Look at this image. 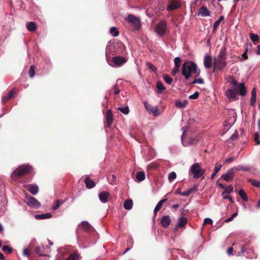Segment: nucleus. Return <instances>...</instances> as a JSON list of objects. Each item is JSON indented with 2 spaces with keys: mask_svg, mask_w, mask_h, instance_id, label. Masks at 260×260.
<instances>
[{
  "mask_svg": "<svg viewBox=\"0 0 260 260\" xmlns=\"http://www.w3.org/2000/svg\"><path fill=\"white\" fill-rule=\"evenodd\" d=\"M200 73V69H198L195 62L188 61L183 63L182 68V74L185 79H188L191 77V74H194V77L197 78L199 76Z\"/></svg>",
  "mask_w": 260,
  "mask_h": 260,
  "instance_id": "f257e3e1",
  "label": "nucleus"
},
{
  "mask_svg": "<svg viewBox=\"0 0 260 260\" xmlns=\"http://www.w3.org/2000/svg\"><path fill=\"white\" fill-rule=\"evenodd\" d=\"M124 52V46L121 42L111 43L109 42L106 48V54L115 55L123 54Z\"/></svg>",
  "mask_w": 260,
  "mask_h": 260,
  "instance_id": "f03ea898",
  "label": "nucleus"
},
{
  "mask_svg": "<svg viewBox=\"0 0 260 260\" xmlns=\"http://www.w3.org/2000/svg\"><path fill=\"white\" fill-rule=\"evenodd\" d=\"M226 65V48L224 46L220 49L218 55L215 59L214 66L219 70H222Z\"/></svg>",
  "mask_w": 260,
  "mask_h": 260,
  "instance_id": "7ed1b4c3",
  "label": "nucleus"
},
{
  "mask_svg": "<svg viewBox=\"0 0 260 260\" xmlns=\"http://www.w3.org/2000/svg\"><path fill=\"white\" fill-rule=\"evenodd\" d=\"M228 82L238 91L240 95L244 96L246 94V89L244 83L242 82L238 84L233 76H230L228 79Z\"/></svg>",
  "mask_w": 260,
  "mask_h": 260,
  "instance_id": "20e7f679",
  "label": "nucleus"
},
{
  "mask_svg": "<svg viewBox=\"0 0 260 260\" xmlns=\"http://www.w3.org/2000/svg\"><path fill=\"white\" fill-rule=\"evenodd\" d=\"M189 173L192 175L194 179H198L202 176L205 173V170L202 169L199 163H194L189 169Z\"/></svg>",
  "mask_w": 260,
  "mask_h": 260,
  "instance_id": "39448f33",
  "label": "nucleus"
},
{
  "mask_svg": "<svg viewBox=\"0 0 260 260\" xmlns=\"http://www.w3.org/2000/svg\"><path fill=\"white\" fill-rule=\"evenodd\" d=\"M125 20L131 24L134 29L138 30L140 28L141 24L139 18L133 14H129Z\"/></svg>",
  "mask_w": 260,
  "mask_h": 260,
  "instance_id": "423d86ee",
  "label": "nucleus"
},
{
  "mask_svg": "<svg viewBox=\"0 0 260 260\" xmlns=\"http://www.w3.org/2000/svg\"><path fill=\"white\" fill-rule=\"evenodd\" d=\"M31 167L28 165H23L19 167L12 174V176L20 177L27 174L31 170Z\"/></svg>",
  "mask_w": 260,
  "mask_h": 260,
  "instance_id": "0eeeda50",
  "label": "nucleus"
},
{
  "mask_svg": "<svg viewBox=\"0 0 260 260\" xmlns=\"http://www.w3.org/2000/svg\"><path fill=\"white\" fill-rule=\"evenodd\" d=\"M167 29L166 22L164 21H160L155 27V31L156 33L160 36H162L166 34Z\"/></svg>",
  "mask_w": 260,
  "mask_h": 260,
  "instance_id": "6e6552de",
  "label": "nucleus"
},
{
  "mask_svg": "<svg viewBox=\"0 0 260 260\" xmlns=\"http://www.w3.org/2000/svg\"><path fill=\"white\" fill-rule=\"evenodd\" d=\"M25 202L28 206L32 208L38 209L41 206V203L36 199L31 196H27Z\"/></svg>",
  "mask_w": 260,
  "mask_h": 260,
  "instance_id": "1a4fd4ad",
  "label": "nucleus"
},
{
  "mask_svg": "<svg viewBox=\"0 0 260 260\" xmlns=\"http://www.w3.org/2000/svg\"><path fill=\"white\" fill-rule=\"evenodd\" d=\"M49 251V247L43 245L37 246L35 249L36 253L42 256H49V255L46 254V253L48 252Z\"/></svg>",
  "mask_w": 260,
  "mask_h": 260,
  "instance_id": "9d476101",
  "label": "nucleus"
},
{
  "mask_svg": "<svg viewBox=\"0 0 260 260\" xmlns=\"http://www.w3.org/2000/svg\"><path fill=\"white\" fill-rule=\"evenodd\" d=\"M235 176V170L233 168H231L227 171L221 176V178L226 182L231 181Z\"/></svg>",
  "mask_w": 260,
  "mask_h": 260,
  "instance_id": "9b49d317",
  "label": "nucleus"
},
{
  "mask_svg": "<svg viewBox=\"0 0 260 260\" xmlns=\"http://www.w3.org/2000/svg\"><path fill=\"white\" fill-rule=\"evenodd\" d=\"M127 61V59L123 56H115L112 58V62L115 67H120L125 64Z\"/></svg>",
  "mask_w": 260,
  "mask_h": 260,
  "instance_id": "f8f14e48",
  "label": "nucleus"
},
{
  "mask_svg": "<svg viewBox=\"0 0 260 260\" xmlns=\"http://www.w3.org/2000/svg\"><path fill=\"white\" fill-rule=\"evenodd\" d=\"M235 89H228L225 92V94L228 99L230 101H235L238 99Z\"/></svg>",
  "mask_w": 260,
  "mask_h": 260,
  "instance_id": "ddd939ff",
  "label": "nucleus"
},
{
  "mask_svg": "<svg viewBox=\"0 0 260 260\" xmlns=\"http://www.w3.org/2000/svg\"><path fill=\"white\" fill-rule=\"evenodd\" d=\"M181 4L179 2L176 1H172L170 2V4L168 6L167 10L168 11H173L176 9L180 8Z\"/></svg>",
  "mask_w": 260,
  "mask_h": 260,
  "instance_id": "4468645a",
  "label": "nucleus"
},
{
  "mask_svg": "<svg viewBox=\"0 0 260 260\" xmlns=\"http://www.w3.org/2000/svg\"><path fill=\"white\" fill-rule=\"evenodd\" d=\"M187 222V219L184 217H180L178 218V222L176 226L174 228V230H177L178 228L184 227Z\"/></svg>",
  "mask_w": 260,
  "mask_h": 260,
  "instance_id": "2eb2a0df",
  "label": "nucleus"
},
{
  "mask_svg": "<svg viewBox=\"0 0 260 260\" xmlns=\"http://www.w3.org/2000/svg\"><path fill=\"white\" fill-rule=\"evenodd\" d=\"M144 105L147 111L152 113L154 115H157L158 108L157 107L153 108L147 101L144 102Z\"/></svg>",
  "mask_w": 260,
  "mask_h": 260,
  "instance_id": "dca6fc26",
  "label": "nucleus"
},
{
  "mask_svg": "<svg viewBox=\"0 0 260 260\" xmlns=\"http://www.w3.org/2000/svg\"><path fill=\"white\" fill-rule=\"evenodd\" d=\"M106 123L107 127H110L113 121V116L111 110H108L106 115Z\"/></svg>",
  "mask_w": 260,
  "mask_h": 260,
  "instance_id": "f3484780",
  "label": "nucleus"
},
{
  "mask_svg": "<svg viewBox=\"0 0 260 260\" xmlns=\"http://www.w3.org/2000/svg\"><path fill=\"white\" fill-rule=\"evenodd\" d=\"M109 197V193L106 191H102L99 194V198L103 203H106L108 202V198Z\"/></svg>",
  "mask_w": 260,
  "mask_h": 260,
  "instance_id": "a211bd4d",
  "label": "nucleus"
},
{
  "mask_svg": "<svg viewBox=\"0 0 260 260\" xmlns=\"http://www.w3.org/2000/svg\"><path fill=\"white\" fill-rule=\"evenodd\" d=\"M15 93V90L13 89L10 91L7 95H4L2 98V102L3 104H5L9 99L14 97Z\"/></svg>",
  "mask_w": 260,
  "mask_h": 260,
  "instance_id": "6ab92c4d",
  "label": "nucleus"
},
{
  "mask_svg": "<svg viewBox=\"0 0 260 260\" xmlns=\"http://www.w3.org/2000/svg\"><path fill=\"white\" fill-rule=\"evenodd\" d=\"M171 223V218L169 215H165L161 219V223L164 228H167Z\"/></svg>",
  "mask_w": 260,
  "mask_h": 260,
  "instance_id": "aec40b11",
  "label": "nucleus"
},
{
  "mask_svg": "<svg viewBox=\"0 0 260 260\" xmlns=\"http://www.w3.org/2000/svg\"><path fill=\"white\" fill-rule=\"evenodd\" d=\"M188 104V102L187 100H184L183 101H181L180 100H176L175 101V106L179 109H184L185 108Z\"/></svg>",
  "mask_w": 260,
  "mask_h": 260,
  "instance_id": "412c9836",
  "label": "nucleus"
},
{
  "mask_svg": "<svg viewBox=\"0 0 260 260\" xmlns=\"http://www.w3.org/2000/svg\"><path fill=\"white\" fill-rule=\"evenodd\" d=\"M204 64L206 69H209L212 66V59L210 56L206 55L204 57Z\"/></svg>",
  "mask_w": 260,
  "mask_h": 260,
  "instance_id": "4be33fe9",
  "label": "nucleus"
},
{
  "mask_svg": "<svg viewBox=\"0 0 260 260\" xmlns=\"http://www.w3.org/2000/svg\"><path fill=\"white\" fill-rule=\"evenodd\" d=\"M256 99V91L255 88H253L251 91V96L250 100V105L252 107H254Z\"/></svg>",
  "mask_w": 260,
  "mask_h": 260,
  "instance_id": "5701e85b",
  "label": "nucleus"
},
{
  "mask_svg": "<svg viewBox=\"0 0 260 260\" xmlns=\"http://www.w3.org/2000/svg\"><path fill=\"white\" fill-rule=\"evenodd\" d=\"M27 189L33 195L37 194L39 191V187L36 184L28 185Z\"/></svg>",
  "mask_w": 260,
  "mask_h": 260,
  "instance_id": "b1692460",
  "label": "nucleus"
},
{
  "mask_svg": "<svg viewBox=\"0 0 260 260\" xmlns=\"http://www.w3.org/2000/svg\"><path fill=\"white\" fill-rule=\"evenodd\" d=\"M210 14V11L208 10L207 7L204 6L201 7L198 13V15H201L204 17L209 16Z\"/></svg>",
  "mask_w": 260,
  "mask_h": 260,
  "instance_id": "393cba45",
  "label": "nucleus"
},
{
  "mask_svg": "<svg viewBox=\"0 0 260 260\" xmlns=\"http://www.w3.org/2000/svg\"><path fill=\"white\" fill-rule=\"evenodd\" d=\"M79 227L85 232L89 231L91 229V225L86 221H82L80 224L79 225Z\"/></svg>",
  "mask_w": 260,
  "mask_h": 260,
  "instance_id": "a878e982",
  "label": "nucleus"
},
{
  "mask_svg": "<svg viewBox=\"0 0 260 260\" xmlns=\"http://www.w3.org/2000/svg\"><path fill=\"white\" fill-rule=\"evenodd\" d=\"M84 181L86 184V186L88 188L91 189L95 186L94 182L93 180L90 179L88 177H86Z\"/></svg>",
  "mask_w": 260,
  "mask_h": 260,
  "instance_id": "bb28decb",
  "label": "nucleus"
},
{
  "mask_svg": "<svg viewBox=\"0 0 260 260\" xmlns=\"http://www.w3.org/2000/svg\"><path fill=\"white\" fill-rule=\"evenodd\" d=\"M26 27L29 31H34L37 29L36 24L33 21L27 22L26 23Z\"/></svg>",
  "mask_w": 260,
  "mask_h": 260,
  "instance_id": "cd10ccee",
  "label": "nucleus"
},
{
  "mask_svg": "<svg viewBox=\"0 0 260 260\" xmlns=\"http://www.w3.org/2000/svg\"><path fill=\"white\" fill-rule=\"evenodd\" d=\"M51 217V214L50 213H46L42 214H38L35 215L36 219L40 220L44 219H48Z\"/></svg>",
  "mask_w": 260,
  "mask_h": 260,
  "instance_id": "c85d7f7f",
  "label": "nucleus"
},
{
  "mask_svg": "<svg viewBox=\"0 0 260 260\" xmlns=\"http://www.w3.org/2000/svg\"><path fill=\"white\" fill-rule=\"evenodd\" d=\"M133 201L131 199L125 200L123 204L124 209L127 210H131L133 207Z\"/></svg>",
  "mask_w": 260,
  "mask_h": 260,
  "instance_id": "c756f323",
  "label": "nucleus"
},
{
  "mask_svg": "<svg viewBox=\"0 0 260 260\" xmlns=\"http://www.w3.org/2000/svg\"><path fill=\"white\" fill-rule=\"evenodd\" d=\"M65 201L62 200H56L52 207V210H56L59 207L64 203Z\"/></svg>",
  "mask_w": 260,
  "mask_h": 260,
  "instance_id": "7c9ffc66",
  "label": "nucleus"
},
{
  "mask_svg": "<svg viewBox=\"0 0 260 260\" xmlns=\"http://www.w3.org/2000/svg\"><path fill=\"white\" fill-rule=\"evenodd\" d=\"M222 166L220 164H216L214 169V172L212 174L211 178L213 179L217 173L220 170Z\"/></svg>",
  "mask_w": 260,
  "mask_h": 260,
  "instance_id": "2f4dec72",
  "label": "nucleus"
},
{
  "mask_svg": "<svg viewBox=\"0 0 260 260\" xmlns=\"http://www.w3.org/2000/svg\"><path fill=\"white\" fill-rule=\"evenodd\" d=\"M156 88L157 89V93L160 94L166 89L162 83L160 81H157L156 83Z\"/></svg>",
  "mask_w": 260,
  "mask_h": 260,
  "instance_id": "473e14b6",
  "label": "nucleus"
},
{
  "mask_svg": "<svg viewBox=\"0 0 260 260\" xmlns=\"http://www.w3.org/2000/svg\"><path fill=\"white\" fill-rule=\"evenodd\" d=\"M136 177L139 181H143L145 179L144 172L143 171L138 172L136 174Z\"/></svg>",
  "mask_w": 260,
  "mask_h": 260,
  "instance_id": "72a5a7b5",
  "label": "nucleus"
},
{
  "mask_svg": "<svg viewBox=\"0 0 260 260\" xmlns=\"http://www.w3.org/2000/svg\"><path fill=\"white\" fill-rule=\"evenodd\" d=\"M224 19V16H221L219 18L216 20L214 24H213V29L214 30H215L219 26L220 24L221 23V21H223Z\"/></svg>",
  "mask_w": 260,
  "mask_h": 260,
  "instance_id": "f704fd0d",
  "label": "nucleus"
},
{
  "mask_svg": "<svg viewBox=\"0 0 260 260\" xmlns=\"http://www.w3.org/2000/svg\"><path fill=\"white\" fill-rule=\"evenodd\" d=\"M235 170L237 171H249L250 170V168L247 166H238L235 168Z\"/></svg>",
  "mask_w": 260,
  "mask_h": 260,
  "instance_id": "c9c22d12",
  "label": "nucleus"
},
{
  "mask_svg": "<svg viewBox=\"0 0 260 260\" xmlns=\"http://www.w3.org/2000/svg\"><path fill=\"white\" fill-rule=\"evenodd\" d=\"M239 194L244 201L247 202L248 201L247 195L243 189H241L239 191Z\"/></svg>",
  "mask_w": 260,
  "mask_h": 260,
  "instance_id": "e433bc0d",
  "label": "nucleus"
},
{
  "mask_svg": "<svg viewBox=\"0 0 260 260\" xmlns=\"http://www.w3.org/2000/svg\"><path fill=\"white\" fill-rule=\"evenodd\" d=\"M110 32L113 37H117L119 35V31L116 27H112L110 28Z\"/></svg>",
  "mask_w": 260,
  "mask_h": 260,
  "instance_id": "4c0bfd02",
  "label": "nucleus"
},
{
  "mask_svg": "<svg viewBox=\"0 0 260 260\" xmlns=\"http://www.w3.org/2000/svg\"><path fill=\"white\" fill-rule=\"evenodd\" d=\"M117 110H119L120 111H121L123 114H125V115H127L129 113V108L127 106L123 107V108H122V107H118L117 108Z\"/></svg>",
  "mask_w": 260,
  "mask_h": 260,
  "instance_id": "58836bf2",
  "label": "nucleus"
},
{
  "mask_svg": "<svg viewBox=\"0 0 260 260\" xmlns=\"http://www.w3.org/2000/svg\"><path fill=\"white\" fill-rule=\"evenodd\" d=\"M79 255L77 253H74L71 254L67 258V260H78Z\"/></svg>",
  "mask_w": 260,
  "mask_h": 260,
  "instance_id": "ea45409f",
  "label": "nucleus"
},
{
  "mask_svg": "<svg viewBox=\"0 0 260 260\" xmlns=\"http://www.w3.org/2000/svg\"><path fill=\"white\" fill-rule=\"evenodd\" d=\"M163 79H164L165 82L169 84H171L172 83V78L167 74L164 75Z\"/></svg>",
  "mask_w": 260,
  "mask_h": 260,
  "instance_id": "a19ab883",
  "label": "nucleus"
},
{
  "mask_svg": "<svg viewBox=\"0 0 260 260\" xmlns=\"http://www.w3.org/2000/svg\"><path fill=\"white\" fill-rule=\"evenodd\" d=\"M236 114L235 112H234L233 113V117L232 118V119H231V121L230 122H229L228 124L227 123H228V121H226V122L224 123V126H229V127H231L233 125V124L235 122L236 120V118L235 117V115Z\"/></svg>",
  "mask_w": 260,
  "mask_h": 260,
  "instance_id": "79ce46f5",
  "label": "nucleus"
},
{
  "mask_svg": "<svg viewBox=\"0 0 260 260\" xmlns=\"http://www.w3.org/2000/svg\"><path fill=\"white\" fill-rule=\"evenodd\" d=\"M176 174L175 172H171L168 176V179L170 182H172L176 178Z\"/></svg>",
  "mask_w": 260,
  "mask_h": 260,
  "instance_id": "37998d69",
  "label": "nucleus"
},
{
  "mask_svg": "<svg viewBox=\"0 0 260 260\" xmlns=\"http://www.w3.org/2000/svg\"><path fill=\"white\" fill-rule=\"evenodd\" d=\"M2 250L4 252H6L8 253H10L12 252V248L9 246L5 245V246H3Z\"/></svg>",
  "mask_w": 260,
  "mask_h": 260,
  "instance_id": "c03bdc74",
  "label": "nucleus"
},
{
  "mask_svg": "<svg viewBox=\"0 0 260 260\" xmlns=\"http://www.w3.org/2000/svg\"><path fill=\"white\" fill-rule=\"evenodd\" d=\"M252 185L255 187L260 188V181L257 180H250Z\"/></svg>",
  "mask_w": 260,
  "mask_h": 260,
  "instance_id": "a18cd8bd",
  "label": "nucleus"
},
{
  "mask_svg": "<svg viewBox=\"0 0 260 260\" xmlns=\"http://www.w3.org/2000/svg\"><path fill=\"white\" fill-rule=\"evenodd\" d=\"M28 74L30 78H33L34 77L35 75V71L34 66H31L29 70Z\"/></svg>",
  "mask_w": 260,
  "mask_h": 260,
  "instance_id": "49530a36",
  "label": "nucleus"
},
{
  "mask_svg": "<svg viewBox=\"0 0 260 260\" xmlns=\"http://www.w3.org/2000/svg\"><path fill=\"white\" fill-rule=\"evenodd\" d=\"M166 201H167V199H164L161 200L157 204L156 206H155V208H156L158 210H159L161 208L163 203H165Z\"/></svg>",
  "mask_w": 260,
  "mask_h": 260,
  "instance_id": "de8ad7c7",
  "label": "nucleus"
},
{
  "mask_svg": "<svg viewBox=\"0 0 260 260\" xmlns=\"http://www.w3.org/2000/svg\"><path fill=\"white\" fill-rule=\"evenodd\" d=\"M196 83H198V84H203L204 83L203 79L201 78H197V77L196 78V79L192 82H191V84H196Z\"/></svg>",
  "mask_w": 260,
  "mask_h": 260,
  "instance_id": "09e8293b",
  "label": "nucleus"
},
{
  "mask_svg": "<svg viewBox=\"0 0 260 260\" xmlns=\"http://www.w3.org/2000/svg\"><path fill=\"white\" fill-rule=\"evenodd\" d=\"M233 189H234L233 186L231 185H229V186H228L227 187H225L224 188V191L226 192V193L229 194V193H231V192H232L233 191Z\"/></svg>",
  "mask_w": 260,
  "mask_h": 260,
  "instance_id": "8fccbe9b",
  "label": "nucleus"
},
{
  "mask_svg": "<svg viewBox=\"0 0 260 260\" xmlns=\"http://www.w3.org/2000/svg\"><path fill=\"white\" fill-rule=\"evenodd\" d=\"M147 66L148 68L152 70L153 72L156 73L157 72V69L154 67V66L150 62H147Z\"/></svg>",
  "mask_w": 260,
  "mask_h": 260,
  "instance_id": "3c124183",
  "label": "nucleus"
},
{
  "mask_svg": "<svg viewBox=\"0 0 260 260\" xmlns=\"http://www.w3.org/2000/svg\"><path fill=\"white\" fill-rule=\"evenodd\" d=\"M247 52H248V48H246L245 49V50L244 52L242 55V57L240 59V60L241 61L245 60H246L248 58Z\"/></svg>",
  "mask_w": 260,
  "mask_h": 260,
  "instance_id": "603ef678",
  "label": "nucleus"
},
{
  "mask_svg": "<svg viewBox=\"0 0 260 260\" xmlns=\"http://www.w3.org/2000/svg\"><path fill=\"white\" fill-rule=\"evenodd\" d=\"M199 96V93L198 91H196L194 93L192 94H191L189 96V99L191 100H196L197 99Z\"/></svg>",
  "mask_w": 260,
  "mask_h": 260,
  "instance_id": "864d4df0",
  "label": "nucleus"
},
{
  "mask_svg": "<svg viewBox=\"0 0 260 260\" xmlns=\"http://www.w3.org/2000/svg\"><path fill=\"white\" fill-rule=\"evenodd\" d=\"M258 36L257 34H251L250 35V39L253 42H256L258 40Z\"/></svg>",
  "mask_w": 260,
  "mask_h": 260,
  "instance_id": "5fc2aeb1",
  "label": "nucleus"
},
{
  "mask_svg": "<svg viewBox=\"0 0 260 260\" xmlns=\"http://www.w3.org/2000/svg\"><path fill=\"white\" fill-rule=\"evenodd\" d=\"M108 179L110 183H114L116 181V178L115 175H111L108 177Z\"/></svg>",
  "mask_w": 260,
  "mask_h": 260,
  "instance_id": "6e6d98bb",
  "label": "nucleus"
},
{
  "mask_svg": "<svg viewBox=\"0 0 260 260\" xmlns=\"http://www.w3.org/2000/svg\"><path fill=\"white\" fill-rule=\"evenodd\" d=\"M237 215H238V214H237V212H235V213H233L231 217L226 218L224 220V222H229L232 221L234 219V218L236 217L237 216Z\"/></svg>",
  "mask_w": 260,
  "mask_h": 260,
  "instance_id": "4d7b16f0",
  "label": "nucleus"
},
{
  "mask_svg": "<svg viewBox=\"0 0 260 260\" xmlns=\"http://www.w3.org/2000/svg\"><path fill=\"white\" fill-rule=\"evenodd\" d=\"M238 137V134L237 132L234 133L230 138V140L231 141H234L236 140Z\"/></svg>",
  "mask_w": 260,
  "mask_h": 260,
  "instance_id": "13d9d810",
  "label": "nucleus"
},
{
  "mask_svg": "<svg viewBox=\"0 0 260 260\" xmlns=\"http://www.w3.org/2000/svg\"><path fill=\"white\" fill-rule=\"evenodd\" d=\"M259 135L258 133H256L255 134L254 141H255L256 145H259Z\"/></svg>",
  "mask_w": 260,
  "mask_h": 260,
  "instance_id": "bf43d9fd",
  "label": "nucleus"
},
{
  "mask_svg": "<svg viewBox=\"0 0 260 260\" xmlns=\"http://www.w3.org/2000/svg\"><path fill=\"white\" fill-rule=\"evenodd\" d=\"M181 59L179 57H176L174 59L175 66H179Z\"/></svg>",
  "mask_w": 260,
  "mask_h": 260,
  "instance_id": "052dcab7",
  "label": "nucleus"
},
{
  "mask_svg": "<svg viewBox=\"0 0 260 260\" xmlns=\"http://www.w3.org/2000/svg\"><path fill=\"white\" fill-rule=\"evenodd\" d=\"M213 223L212 220L210 218H206L204 219V224H212Z\"/></svg>",
  "mask_w": 260,
  "mask_h": 260,
  "instance_id": "680f3d73",
  "label": "nucleus"
},
{
  "mask_svg": "<svg viewBox=\"0 0 260 260\" xmlns=\"http://www.w3.org/2000/svg\"><path fill=\"white\" fill-rule=\"evenodd\" d=\"M179 70V66H175L173 71H172V74L175 75Z\"/></svg>",
  "mask_w": 260,
  "mask_h": 260,
  "instance_id": "e2e57ef3",
  "label": "nucleus"
},
{
  "mask_svg": "<svg viewBox=\"0 0 260 260\" xmlns=\"http://www.w3.org/2000/svg\"><path fill=\"white\" fill-rule=\"evenodd\" d=\"M114 88L115 89V91H114V94L115 95H117V94H118L120 92V90H119L117 88V85L116 84H115L114 85Z\"/></svg>",
  "mask_w": 260,
  "mask_h": 260,
  "instance_id": "0e129e2a",
  "label": "nucleus"
},
{
  "mask_svg": "<svg viewBox=\"0 0 260 260\" xmlns=\"http://www.w3.org/2000/svg\"><path fill=\"white\" fill-rule=\"evenodd\" d=\"M23 254L27 257H28L29 254V251L26 248H25L23 249Z\"/></svg>",
  "mask_w": 260,
  "mask_h": 260,
  "instance_id": "69168bd1",
  "label": "nucleus"
},
{
  "mask_svg": "<svg viewBox=\"0 0 260 260\" xmlns=\"http://www.w3.org/2000/svg\"><path fill=\"white\" fill-rule=\"evenodd\" d=\"M228 194L229 193H226V192L223 191L221 194L223 199H228V198H229V197H230V196H229Z\"/></svg>",
  "mask_w": 260,
  "mask_h": 260,
  "instance_id": "338daca9",
  "label": "nucleus"
},
{
  "mask_svg": "<svg viewBox=\"0 0 260 260\" xmlns=\"http://www.w3.org/2000/svg\"><path fill=\"white\" fill-rule=\"evenodd\" d=\"M235 159L234 157H229L225 159V162H227L228 164L232 162Z\"/></svg>",
  "mask_w": 260,
  "mask_h": 260,
  "instance_id": "774afa93",
  "label": "nucleus"
}]
</instances>
